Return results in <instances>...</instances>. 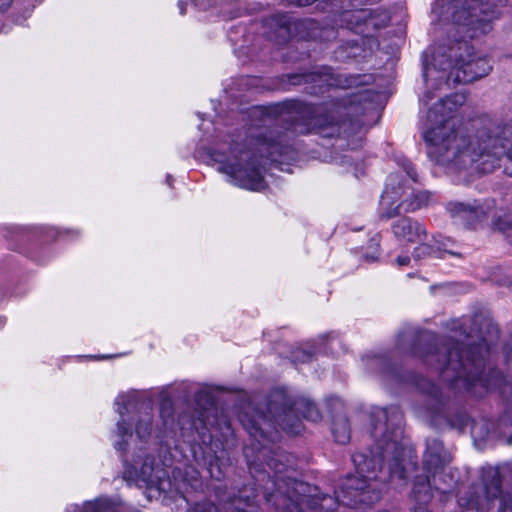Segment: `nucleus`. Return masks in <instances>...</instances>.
I'll return each instance as SVG.
<instances>
[{
  "instance_id": "nucleus-39",
  "label": "nucleus",
  "mask_w": 512,
  "mask_h": 512,
  "mask_svg": "<svg viewBox=\"0 0 512 512\" xmlns=\"http://www.w3.org/2000/svg\"><path fill=\"white\" fill-rule=\"evenodd\" d=\"M172 180H173V179H172V177H171L170 175H168V176H167V178H166V182H167V184H168L169 186H171V185H172Z\"/></svg>"
},
{
  "instance_id": "nucleus-12",
  "label": "nucleus",
  "mask_w": 512,
  "mask_h": 512,
  "mask_svg": "<svg viewBox=\"0 0 512 512\" xmlns=\"http://www.w3.org/2000/svg\"><path fill=\"white\" fill-rule=\"evenodd\" d=\"M392 233L395 238L405 243L422 242L427 237L425 225L410 217H401L393 222Z\"/></svg>"
},
{
  "instance_id": "nucleus-9",
  "label": "nucleus",
  "mask_w": 512,
  "mask_h": 512,
  "mask_svg": "<svg viewBox=\"0 0 512 512\" xmlns=\"http://www.w3.org/2000/svg\"><path fill=\"white\" fill-rule=\"evenodd\" d=\"M450 461L442 443L438 440H432L427 444V450L423 458V466L427 475L417 477L414 485L418 482L426 483L429 492L431 488L447 493L455 485L456 479L451 471H447L445 465Z\"/></svg>"
},
{
  "instance_id": "nucleus-2",
  "label": "nucleus",
  "mask_w": 512,
  "mask_h": 512,
  "mask_svg": "<svg viewBox=\"0 0 512 512\" xmlns=\"http://www.w3.org/2000/svg\"><path fill=\"white\" fill-rule=\"evenodd\" d=\"M466 101L462 93L441 99L428 111L423 131L428 155L449 170L477 164L483 173L493 171L503 157L505 170L512 176V120L488 121L472 130H455L453 113Z\"/></svg>"
},
{
  "instance_id": "nucleus-40",
  "label": "nucleus",
  "mask_w": 512,
  "mask_h": 512,
  "mask_svg": "<svg viewBox=\"0 0 512 512\" xmlns=\"http://www.w3.org/2000/svg\"><path fill=\"white\" fill-rule=\"evenodd\" d=\"M352 16V13L351 12H345L344 13V18L345 19H348V17Z\"/></svg>"
},
{
  "instance_id": "nucleus-19",
  "label": "nucleus",
  "mask_w": 512,
  "mask_h": 512,
  "mask_svg": "<svg viewBox=\"0 0 512 512\" xmlns=\"http://www.w3.org/2000/svg\"><path fill=\"white\" fill-rule=\"evenodd\" d=\"M332 433L337 443L346 444L350 440V427L345 417H339L333 421Z\"/></svg>"
},
{
  "instance_id": "nucleus-21",
  "label": "nucleus",
  "mask_w": 512,
  "mask_h": 512,
  "mask_svg": "<svg viewBox=\"0 0 512 512\" xmlns=\"http://www.w3.org/2000/svg\"><path fill=\"white\" fill-rule=\"evenodd\" d=\"M271 25L277 26L278 30L275 32V35H270L269 37L280 44H285L287 42L288 36V20L285 17L282 19L273 17L271 20Z\"/></svg>"
},
{
  "instance_id": "nucleus-18",
  "label": "nucleus",
  "mask_w": 512,
  "mask_h": 512,
  "mask_svg": "<svg viewBox=\"0 0 512 512\" xmlns=\"http://www.w3.org/2000/svg\"><path fill=\"white\" fill-rule=\"evenodd\" d=\"M413 497L417 503L415 512H430L426 504L432 499V493L429 492L426 483L418 482L413 486Z\"/></svg>"
},
{
  "instance_id": "nucleus-41",
  "label": "nucleus",
  "mask_w": 512,
  "mask_h": 512,
  "mask_svg": "<svg viewBox=\"0 0 512 512\" xmlns=\"http://www.w3.org/2000/svg\"><path fill=\"white\" fill-rule=\"evenodd\" d=\"M424 97H425L426 101H429L432 99V96H430V93L425 94Z\"/></svg>"
},
{
  "instance_id": "nucleus-13",
  "label": "nucleus",
  "mask_w": 512,
  "mask_h": 512,
  "mask_svg": "<svg viewBox=\"0 0 512 512\" xmlns=\"http://www.w3.org/2000/svg\"><path fill=\"white\" fill-rule=\"evenodd\" d=\"M138 459H134L131 467H127L125 474L130 478L141 480L147 485H152L157 479L159 469L155 466L154 459L150 456H145L142 460L141 455H137Z\"/></svg>"
},
{
  "instance_id": "nucleus-23",
  "label": "nucleus",
  "mask_w": 512,
  "mask_h": 512,
  "mask_svg": "<svg viewBox=\"0 0 512 512\" xmlns=\"http://www.w3.org/2000/svg\"><path fill=\"white\" fill-rule=\"evenodd\" d=\"M432 246L435 250H437V256L438 258L443 257V253H449L451 255H457L456 253L452 252L449 248L452 245L453 241L448 238L444 237L440 234L434 235L432 238Z\"/></svg>"
},
{
  "instance_id": "nucleus-34",
  "label": "nucleus",
  "mask_w": 512,
  "mask_h": 512,
  "mask_svg": "<svg viewBox=\"0 0 512 512\" xmlns=\"http://www.w3.org/2000/svg\"><path fill=\"white\" fill-rule=\"evenodd\" d=\"M202 512H217V507L213 504H208L207 507H205Z\"/></svg>"
},
{
  "instance_id": "nucleus-22",
  "label": "nucleus",
  "mask_w": 512,
  "mask_h": 512,
  "mask_svg": "<svg viewBox=\"0 0 512 512\" xmlns=\"http://www.w3.org/2000/svg\"><path fill=\"white\" fill-rule=\"evenodd\" d=\"M425 385L427 388H425V392L430 398V401L432 402L431 411L432 413H437L440 409V407L443 405V398L441 391L437 385L431 382H426Z\"/></svg>"
},
{
  "instance_id": "nucleus-14",
  "label": "nucleus",
  "mask_w": 512,
  "mask_h": 512,
  "mask_svg": "<svg viewBox=\"0 0 512 512\" xmlns=\"http://www.w3.org/2000/svg\"><path fill=\"white\" fill-rule=\"evenodd\" d=\"M290 115L292 114V110L294 109V104L292 101H290ZM328 122L327 119H321V118H313L307 127H300V125L296 122H292L290 120V132H299V133H306L311 131H317L319 133H323L325 136H334V135H341L342 133H346V127L349 125H353L352 123L343 122L340 125L331 126L332 131L331 132H325L326 126Z\"/></svg>"
},
{
  "instance_id": "nucleus-26",
  "label": "nucleus",
  "mask_w": 512,
  "mask_h": 512,
  "mask_svg": "<svg viewBox=\"0 0 512 512\" xmlns=\"http://www.w3.org/2000/svg\"><path fill=\"white\" fill-rule=\"evenodd\" d=\"M183 483L187 484V486L191 487L193 490L201 488L202 482L199 476V472L194 469L186 470Z\"/></svg>"
},
{
  "instance_id": "nucleus-37",
  "label": "nucleus",
  "mask_w": 512,
  "mask_h": 512,
  "mask_svg": "<svg viewBox=\"0 0 512 512\" xmlns=\"http://www.w3.org/2000/svg\"><path fill=\"white\" fill-rule=\"evenodd\" d=\"M227 512H246V511L242 510V509H239L237 507H232Z\"/></svg>"
},
{
  "instance_id": "nucleus-16",
  "label": "nucleus",
  "mask_w": 512,
  "mask_h": 512,
  "mask_svg": "<svg viewBox=\"0 0 512 512\" xmlns=\"http://www.w3.org/2000/svg\"><path fill=\"white\" fill-rule=\"evenodd\" d=\"M65 512H117V510L108 498L101 497L85 502L82 506L71 505Z\"/></svg>"
},
{
  "instance_id": "nucleus-35",
  "label": "nucleus",
  "mask_w": 512,
  "mask_h": 512,
  "mask_svg": "<svg viewBox=\"0 0 512 512\" xmlns=\"http://www.w3.org/2000/svg\"><path fill=\"white\" fill-rule=\"evenodd\" d=\"M406 338H411L410 335H407V334H400L399 337H398V345L402 347L403 345V340L406 339Z\"/></svg>"
},
{
  "instance_id": "nucleus-3",
  "label": "nucleus",
  "mask_w": 512,
  "mask_h": 512,
  "mask_svg": "<svg viewBox=\"0 0 512 512\" xmlns=\"http://www.w3.org/2000/svg\"><path fill=\"white\" fill-rule=\"evenodd\" d=\"M489 338L479 331V342L467 336L466 362L463 360L462 347L451 338L436 339L431 334H423L420 341L428 342L425 350L414 347L412 352L428 366L438 370L443 379L457 389H465L475 395H481L478 386L483 390L499 389L505 393L507 381L498 371H491L483 376L485 358L490 352L492 339L498 336V328L490 321H485Z\"/></svg>"
},
{
  "instance_id": "nucleus-10",
  "label": "nucleus",
  "mask_w": 512,
  "mask_h": 512,
  "mask_svg": "<svg viewBox=\"0 0 512 512\" xmlns=\"http://www.w3.org/2000/svg\"><path fill=\"white\" fill-rule=\"evenodd\" d=\"M301 418L316 422L320 420L321 414L309 398L298 395L290 399V436L297 435L303 430Z\"/></svg>"
},
{
  "instance_id": "nucleus-17",
  "label": "nucleus",
  "mask_w": 512,
  "mask_h": 512,
  "mask_svg": "<svg viewBox=\"0 0 512 512\" xmlns=\"http://www.w3.org/2000/svg\"><path fill=\"white\" fill-rule=\"evenodd\" d=\"M317 348L314 342H306L293 346L291 351L290 360L295 363H306L313 359L317 353Z\"/></svg>"
},
{
  "instance_id": "nucleus-38",
  "label": "nucleus",
  "mask_w": 512,
  "mask_h": 512,
  "mask_svg": "<svg viewBox=\"0 0 512 512\" xmlns=\"http://www.w3.org/2000/svg\"><path fill=\"white\" fill-rule=\"evenodd\" d=\"M289 79H290V84H296L297 83L296 80L298 79V77L290 75Z\"/></svg>"
},
{
  "instance_id": "nucleus-28",
  "label": "nucleus",
  "mask_w": 512,
  "mask_h": 512,
  "mask_svg": "<svg viewBox=\"0 0 512 512\" xmlns=\"http://www.w3.org/2000/svg\"><path fill=\"white\" fill-rule=\"evenodd\" d=\"M209 474L212 478H215L217 480H220L223 476V472L220 469V466L218 465V457L215 456L213 461L209 462L208 467Z\"/></svg>"
},
{
  "instance_id": "nucleus-31",
  "label": "nucleus",
  "mask_w": 512,
  "mask_h": 512,
  "mask_svg": "<svg viewBox=\"0 0 512 512\" xmlns=\"http://www.w3.org/2000/svg\"><path fill=\"white\" fill-rule=\"evenodd\" d=\"M411 259L409 256H399L396 259V263L398 266H406L410 263Z\"/></svg>"
},
{
  "instance_id": "nucleus-1",
  "label": "nucleus",
  "mask_w": 512,
  "mask_h": 512,
  "mask_svg": "<svg viewBox=\"0 0 512 512\" xmlns=\"http://www.w3.org/2000/svg\"><path fill=\"white\" fill-rule=\"evenodd\" d=\"M402 422L398 407L376 409L370 431L373 447L369 454L352 455L356 474L339 482L334 497L290 479V512H352L358 504L371 505L379 500V483L406 479L416 462L413 448L403 437Z\"/></svg>"
},
{
  "instance_id": "nucleus-29",
  "label": "nucleus",
  "mask_w": 512,
  "mask_h": 512,
  "mask_svg": "<svg viewBox=\"0 0 512 512\" xmlns=\"http://www.w3.org/2000/svg\"><path fill=\"white\" fill-rule=\"evenodd\" d=\"M499 512H512V493L506 492L502 495Z\"/></svg>"
},
{
  "instance_id": "nucleus-6",
  "label": "nucleus",
  "mask_w": 512,
  "mask_h": 512,
  "mask_svg": "<svg viewBox=\"0 0 512 512\" xmlns=\"http://www.w3.org/2000/svg\"><path fill=\"white\" fill-rule=\"evenodd\" d=\"M447 59L434 56L433 64L425 66L423 76L425 81L436 80L448 84L453 78L454 83L472 82L487 76L492 70L489 60L476 56L473 47L465 40H457L449 47Z\"/></svg>"
},
{
  "instance_id": "nucleus-25",
  "label": "nucleus",
  "mask_w": 512,
  "mask_h": 512,
  "mask_svg": "<svg viewBox=\"0 0 512 512\" xmlns=\"http://www.w3.org/2000/svg\"><path fill=\"white\" fill-rule=\"evenodd\" d=\"M380 241H381V237L379 234H376L374 235L370 241H369V245H368V249L370 250L369 252H365L363 254V259L368 262V263H371V262H375L378 260L379 258V255H380Z\"/></svg>"
},
{
  "instance_id": "nucleus-7",
  "label": "nucleus",
  "mask_w": 512,
  "mask_h": 512,
  "mask_svg": "<svg viewBox=\"0 0 512 512\" xmlns=\"http://www.w3.org/2000/svg\"><path fill=\"white\" fill-rule=\"evenodd\" d=\"M451 5L456 32L474 38L488 33L498 8L512 6V0H452Z\"/></svg>"
},
{
  "instance_id": "nucleus-11",
  "label": "nucleus",
  "mask_w": 512,
  "mask_h": 512,
  "mask_svg": "<svg viewBox=\"0 0 512 512\" xmlns=\"http://www.w3.org/2000/svg\"><path fill=\"white\" fill-rule=\"evenodd\" d=\"M450 216L458 223L473 226L485 218L484 207L476 200L469 202L451 201L446 206Z\"/></svg>"
},
{
  "instance_id": "nucleus-5",
  "label": "nucleus",
  "mask_w": 512,
  "mask_h": 512,
  "mask_svg": "<svg viewBox=\"0 0 512 512\" xmlns=\"http://www.w3.org/2000/svg\"><path fill=\"white\" fill-rule=\"evenodd\" d=\"M114 405L119 415L113 431V446L117 451L127 450L133 431L136 437V448L143 452L153 439L162 440L172 428V407L169 403H163L161 406V425L158 422L155 423L152 408L142 402L138 391L120 393Z\"/></svg>"
},
{
  "instance_id": "nucleus-43",
  "label": "nucleus",
  "mask_w": 512,
  "mask_h": 512,
  "mask_svg": "<svg viewBox=\"0 0 512 512\" xmlns=\"http://www.w3.org/2000/svg\"><path fill=\"white\" fill-rule=\"evenodd\" d=\"M380 360L378 358L373 359V362L378 363Z\"/></svg>"
},
{
  "instance_id": "nucleus-8",
  "label": "nucleus",
  "mask_w": 512,
  "mask_h": 512,
  "mask_svg": "<svg viewBox=\"0 0 512 512\" xmlns=\"http://www.w3.org/2000/svg\"><path fill=\"white\" fill-rule=\"evenodd\" d=\"M432 195L428 191H415L400 173L390 174L381 196L383 216L392 218L402 212H415L429 205Z\"/></svg>"
},
{
  "instance_id": "nucleus-32",
  "label": "nucleus",
  "mask_w": 512,
  "mask_h": 512,
  "mask_svg": "<svg viewBox=\"0 0 512 512\" xmlns=\"http://www.w3.org/2000/svg\"><path fill=\"white\" fill-rule=\"evenodd\" d=\"M405 170H406V175H407V176H408L412 181H414V182H415V181H416V174H415V172H414L413 168H412V167H410V166H407V167L405 168Z\"/></svg>"
},
{
  "instance_id": "nucleus-42",
  "label": "nucleus",
  "mask_w": 512,
  "mask_h": 512,
  "mask_svg": "<svg viewBox=\"0 0 512 512\" xmlns=\"http://www.w3.org/2000/svg\"><path fill=\"white\" fill-rule=\"evenodd\" d=\"M463 501H464V499H463V498H460V499H459V503H460L461 505L463 504Z\"/></svg>"
},
{
  "instance_id": "nucleus-36",
  "label": "nucleus",
  "mask_w": 512,
  "mask_h": 512,
  "mask_svg": "<svg viewBox=\"0 0 512 512\" xmlns=\"http://www.w3.org/2000/svg\"><path fill=\"white\" fill-rule=\"evenodd\" d=\"M178 7H179V10H180V13L182 15L185 14V3L183 1H179L178 2Z\"/></svg>"
},
{
  "instance_id": "nucleus-30",
  "label": "nucleus",
  "mask_w": 512,
  "mask_h": 512,
  "mask_svg": "<svg viewBox=\"0 0 512 512\" xmlns=\"http://www.w3.org/2000/svg\"><path fill=\"white\" fill-rule=\"evenodd\" d=\"M464 504L468 506L467 512H475L481 506V497L473 495Z\"/></svg>"
},
{
  "instance_id": "nucleus-15",
  "label": "nucleus",
  "mask_w": 512,
  "mask_h": 512,
  "mask_svg": "<svg viewBox=\"0 0 512 512\" xmlns=\"http://www.w3.org/2000/svg\"><path fill=\"white\" fill-rule=\"evenodd\" d=\"M482 482L484 485L483 493L487 500L491 501L500 495V474L494 467H485L482 469Z\"/></svg>"
},
{
  "instance_id": "nucleus-4",
  "label": "nucleus",
  "mask_w": 512,
  "mask_h": 512,
  "mask_svg": "<svg viewBox=\"0 0 512 512\" xmlns=\"http://www.w3.org/2000/svg\"><path fill=\"white\" fill-rule=\"evenodd\" d=\"M254 150L245 149L233 140L222 141L208 149L210 160L217 164V170L224 174L226 181L242 189L259 191L265 187L263 168L259 157L277 162L278 156L286 153L284 134L269 131L255 140Z\"/></svg>"
},
{
  "instance_id": "nucleus-33",
  "label": "nucleus",
  "mask_w": 512,
  "mask_h": 512,
  "mask_svg": "<svg viewBox=\"0 0 512 512\" xmlns=\"http://www.w3.org/2000/svg\"><path fill=\"white\" fill-rule=\"evenodd\" d=\"M505 350H506L507 357H508L509 359H512V339H511V341L506 345Z\"/></svg>"
},
{
  "instance_id": "nucleus-24",
  "label": "nucleus",
  "mask_w": 512,
  "mask_h": 512,
  "mask_svg": "<svg viewBox=\"0 0 512 512\" xmlns=\"http://www.w3.org/2000/svg\"><path fill=\"white\" fill-rule=\"evenodd\" d=\"M419 245L413 250V258L416 261L426 258H438L437 250L434 249L432 243L418 242Z\"/></svg>"
},
{
  "instance_id": "nucleus-27",
  "label": "nucleus",
  "mask_w": 512,
  "mask_h": 512,
  "mask_svg": "<svg viewBox=\"0 0 512 512\" xmlns=\"http://www.w3.org/2000/svg\"><path fill=\"white\" fill-rule=\"evenodd\" d=\"M495 227L506 234L508 238L512 237V214H505L495 221Z\"/></svg>"
},
{
  "instance_id": "nucleus-20",
  "label": "nucleus",
  "mask_w": 512,
  "mask_h": 512,
  "mask_svg": "<svg viewBox=\"0 0 512 512\" xmlns=\"http://www.w3.org/2000/svg\"><path fill=\"white\" fill-rule=\"evenodd\" d=\"M303 78L305 82L311 81L316 83L320 89H322L323 86L335 85L330 69H325L324 72H313L309 75H304Z\"/></svg>"
}]
</instances>
